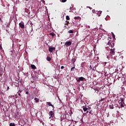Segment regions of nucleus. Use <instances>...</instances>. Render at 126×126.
<instances>
[{
    "label": "nucleus",
    "instance_id": "nucleus-14",
    "mask_svg": "<svg viewBox=\"0 0 126 126\" xmlns=\"http://www.w3.org/2000/svg\"><path fill=\"white\" fill-rule=\"evenodd\" d=\"M47 105H49V106H51L53 108L55 107L53 104H51V102H47Z\"/></svg>",
    "mask_w": 126,
    "mask_h": 126
},
{
    "label": "nucleus",
    "instance_id": "nucleus-22",
    "mask_svg": "<svg viewBox=\"0 0 126 126\" xmlns=\"http://www.w3.org/2000/svg\"><path fill=\"white\" fill-rule=\"evenodd\" d=\"M9 126H15V124L14 123H10Z\"/></svg>",
    "mask_w": 126,
    "mask_h": 126
},
{
    "label": "nucleus",
    "instance_id": "nucleus-9",
    "mask_svg": "<svg viewBox=\"0 0 126 126\" xmlns=\"http://www.w3.org/2000/svg\"><path fill=\"white\" fill-rule=\"evenodd\" d=\"M31 68H32V69H36L37 68L36 66H35V65H34V64H31Z\"/></svg>",
    "mask_w": 126,
    "mask_h": 126
},
{
    "label": "nucleus",
    "instance_id": "nucleus-26",
    "mask_svg": "<svg viewBox=\"0 0 126 126\" xmlns=\"http://www.w3.org/2000/svg\"><path fill=\"white\" fill-rule=\"evenodd\" d=\"M108 45H111V46H112V43H111V42L110 41H108V43H107Z\"/></svg>",
    "mask_w": 126,
    "mask_h": 126
},
{
    "label": "nucleus",
    "instance_id": "nucleus-38",
    "mask_svg": "<svg viewBox=\"0 0 126 126\" xmlns=\"http://www.w3.org/2000/svg\"><path fill=\"white\" fill-rule=\"evenodd\" d=\"M0 21H1V22H2V20H1V18H0Z\"/></svg>",
    "mask_w": 126,
    "mask_h": 126
},
{
    "label": "nucleus",
    "instance_id": "nucleus-6",
    "mask_svg": "<svg viewBox=\"0 0 126 126\" xmlns=\"http://www.w3.org/2000/svg\"><path fill=\"white\" fill-rule=\"evenodd\" d=\"M19 27L21 28L22 29H24L25 28V26H24V24H22L21 23H20L19 24Z\"/></svg>",
    "mask_w": 126,
    "mask_h": 126
},
{
    "label": "nucleus",
    "instance_id": "nucleus-24",
    "mask_svg": "<svg viewBox=\"0 0 126 126\" xmlns=\"http://www.w3.org/2000/svg\"><path fill=\"white\" fill-rule=\"evenodd\" d=\"M92 69L94 70V71H95V70H96V67H94Z\"/></svg>",
    "mask_w": 126,
    "mask_h": 126
},
{
    "label": "nucleus",
    "instance_id": "nucleus-18",
    "mask_svg": "<svg viewBox=\"0 0 126 126\" xmlns=\"http://www.w3.org/2000/svg\"><path fill=\"white\" fill-rule=\"evenodd\" d=\"M74 68H75V66H73V67L71 68V71H74Z\"/></svg>",
    "mask_w": 126,
    "mask_h": 126
},
{
    "label": "nucleus",
    "instance_id": "nucleus-43",
    "mask_svg": "<svg viewBox=\"0 0 126 126\" xmlns=\"http://www.w3.org/2000/svg\"><path fill=\"white\" fill-rule=\"evenodd\" d=\"M88 113H89V112H88V111L86 112V114H88Z\"/></svg>",
    "mask_w": 126,
    "mask_h": 126
},
{
    "label": "nucleus",
    "instance_id": "nucleus-23",
    "mask_svg": "<svg viewBox=\"0 0 126 126\" xmlns=\"http://www.w3.org/2000/svg\"><path fill=\"white\" fill-rule=\"evenodd\" d=\"M68 33H73V31H72V30H69V31H68Z\"/></svg>",
    "mask_w": 126,
    "mask_h": 126
},
{
    "label": "nucleus",
    "instance_id": "nucleus-21",
    "mask_svg": "<svg viewBox=\"0 0 126 126\" xmlns=\"http://www.w3.org/2000/svg\"><path fill=\"white\" fill-rule=\"evenodd\" d=\"M112 37L113 38V39H116L115 35L114 34V33L112 32Z\"/></svg>",
    "mask_w": 126,
    "mask_h": 126
},
{
    "label": "nucleus",
    "instance_id": "nucleus-42",
    "mask_svg": "<svg viewBox=\"0 0 126 126\" xmlns=\"http://www.w3.org/2000/svg\"><path fill=\"white\" fill-rule=\"evenodd\" d=\"M32 83H33L34 81H31Z\"/></svg>",
    "mask_w": 126,
    "mask_h": 126
},
{
    "label": "nucleus",
    "instance_id": "nucleus-47",
    "mask_svg": "<svg viewBox=\"0 0 126 126\" xmlns=\"http://www.w3.org/2000/svg\"><path fill=\"white\" fill-rule=\"evenodd\" d=\"M66 25H67V24H66Z\"/></svg>",
    "mask_w": 126,
    "mask_h": 126
},
{
    "label": "nucleus",
    "instance_id": "nucleus-1",
    "mask_svg": "<svg viewBox=\"0 0 126 126\" xmlns=\"http://www.w3.org/2000/svg\"><path fill=\"white\" fill-rule=\"evenodd\" d=\"M71 44V41H66L64 44V46H65L66 47H69V46H70Z\"/></svg>",
    "mask_w": 126,
    "mask_h": 126
},
{
    "label": "nucleus",
    "instance_id": "nucleus-46",
    "mask_svg": "<svg viewBox=\"0 0 126 126\" xmlns=\"http://www.w3.org/2000/svg\"><path fill=\"white\" fill-rule=\"evenodd\" d=\"M67 23H69V22H67Z\"/></svg>",
    "mask_w": 126,
    "mask_h": 126
},
{
    "label": "nucleus",
    "instance_id": "nucleus-20",
    "mask_svg": "<svg viewBox=\"0 0 126 126\" xmlns=\"http://www.w3.org/2000/svg\"><path fill=\"white\" fill-rule=\"evenodd\" d=\"M50 35L52 37H54V36H55V33L54 32H52L50 33Z\"/></svg>",
    "mask_w": 126,
    "mask_h": 126
},
{
    "label": "nucleus",
    "instance_id": "nucleus-35",
    "mask_svg": "<svg viewBox=\"0 0 126 126\" xmlns=\"http://www.w3.org/2000/svg\"><path fill=\"white\" fill-rule=\"evenodd\" d=\"M0 50H2V47H1V45H0Z\"/></svg>",
    "mask_w": 126,
    "mask_h": 126
},
{
    "label": "nucleus",
    "instance_id": "nucleus-13",
    "mask_svg": "<svg viewBox=\"0 0 126 126\" xmlns=\"http://www.w3.org/2000/svg\"><path fill=\"white\" fill-rule=\"evenodd\" d=\"M74 19L77 20H80L81 18L80 17H79V16H77V17H75Z\"/></svg>",
    "mask_w": 126,
    "mask_h": 126
},
{
    "label": "nucleus",
    "instance_id": "nucleus-5",
    "mask_svg": "<svg viewBox=\"0 0 126 126\" xmlns=\"http://www.w3.org/2000/svg\"><path fill=\"white\" fill-rule=\"evenodd\" d=\"M84 79H85V78H84V77H80L79 78V79H76L77 82H80V81H83V80H84Z\"/></svg>",
    "mask_w": 126,
    "mask_h": 126
},
{
    "label": "nucleus",
    "instance_id": "nucleus-31",
    "mask_svg": "<svg viewBox=\"0 0 126 126\" xmlns=\"http://www.w3.org/2000/svg\"><path fill=\"white\" fill-rule=\"evenodd\" d=\"M63 68H64V66H61V69H63Z\"/></svg>",
    "mask_w": 126,
    "mask_h": 126
},
{
    "label": "nucleus",
    "instance_id": "nucleus-30",
    "mask_svg": "<svg viewBox=\"0 0 126 126\" xmlns=\"http://www.w3.org/2000/svg\"><path fill=\"white\" fill-rule=\"evenodd\" d=\"M123 84L126 85V81H123Z\"/></svg>",
    "mask_w": 126,
    "mask_h": 126
},
{
    "label": "nucleus",
    "instance_id": "nucleus-10",
    "mask_svg": "<svg viewBox=\"0 0 126 126\" xmlns=\"http://www.w3.org/2000/svg\"><path fill=\"white\" fill-rule=\"evenodd\" d=\"M109 107H110V109H114V105H113L112 103H110V105H109Z\"/></svg>",
    "mask_w": 126,
    "mask_h": 126
},
{
    "label": "nucleus",
    "instance_id": "nucleus-19",
    "mask_svg": "<svg viewBox=\"0 0 126 126\" xmlns=\"http://www.w3.org/2000/svg\"><path fill=\"white\" fill-rule=\"evenodd\" d=\"M66 20H69L70 19V18H69V16H66Z\"/></svg>",
    "mask_w": 126,
    "mask_h": 126
},
{
    "label": "nucleus",
    "instance_id": "nucleus-29",
    "mask_svg": "<svg viewBox=\"0 0 126 126\" xmlns=\"http://www.w3.org/2000/svg\"><path fill=\"white\" fill-rule=\"evenodd\" d=\"M114 43H112V44H111V47L113 48V47H114Z\"/></svg>",
    "mask_w": 126,
    "mask_h": 126
},
{
    "label": "nucleus",
    "instance_id": "nucleus-32",
    "mask_svg": "<svg viewBox=\"0 0 126 126\" xmlns=\"http://www.w3.org/2000/svg\"><path fill=\"white\" fill-rule=\"evenodd\" d=\"M92 12L94 13H95V10L94 9H93L92 10Z\"/></svg>",
    "mask_w": 126,
    "mask_h": 126
},
{
    "label": "nucleus",
    "instance_id": "nucleus-28",
    "mask_svg": "<svg viewBox=\"0 0 126 126\" xmlns=\"http://www.w3.org/2000/svg\"><path fill=\"white\" fill-rule=\"evenodd\" d=\"M62 2H65L66 1V0H62Z\"/></svg>",
    "mask_w": 126,
    "mask_h": 126
},
{
    "label": "nucleus",
    "instance_id": "nucleus-40",
    "mask_svg": "<svg viewBox=\"0 0 126 126\" xmlns=\"http://www.w3.org/2000/svg\"><path fill=\"white\" fill-rule=\"evenodd\" d=\"M107 63V62L104 63V66L106 65V64Z\"/></svg>",
    "mask_w": 126,
    "mask_h": 126
},
{
    "label": "nucleus",
    "instance_id": "nucleus-33",
    "mask_svg": "<svg viewBox=\"0 0 126 126\" xmlns=\"http://www.w3.org/2000/svg\"><path fill=\"white\" fill-rule=\"evenodd\" d=\"M95 91H97V93L99 92V91L98 90H97L96 89H94Z\"/></svg>",
    "mask_w": 126,
    "mask_h": 126
},
{
    "label": "nucleus",
    "instance_id": "nucleus-39",
    "mask_svg": "<svg viewBox=\"0 0 126 126\" xmlns=\"http://www.w3.org/2000/svg\"><path fill=\"white\" fill-rule=\"evenodd\" d=\"M9 90V87H7V90Z\"/></svg>",
    "mask_w": 126,
    "mask_h": 126
},
{
    "label": "nucleus",
    "instance_id": "nucleus-7",
    "mask_svg": "<svg viewBox=\"0 0 126 126\" xmlns=\"http://www.w3.org/2000/svg\"><path fill=\"white\" fill-rule=\"evenodd\" d=\"M56 50V48L55 47H49L48 51L49 52H53Z\"/></svg>",
    "mask_w": 126,
    "mask_h": 126
},
{
    "label": "nucleus",
    "instance_id": "nucleus-4",
    "mask_svg": "<svg viewBox=\"0 0 126 126\" xmlns=\"http://www.w3.org/2000/svg\"><path fill=\"white\" fill-rule=\"evenodd\" d=\"M49 114L51 116V117H49V119H51V118H54L55 117V113H54L53 111H50Z\"/></svg>",
    "mask_w": 126,
    "mask_h": 126
},
{
    "label": "nucleus",
    "instance_id": "nucleus-8",
    "mask_svg": "<svg viewBox=\"0 0 126 126\" xmlns=\"http://www.w3.org/2000/svg\"><path fill=\"white\" fill-rule=\"evenodd\" d=\"M120 100L121 102H120L121 104V107H124V105H123V102H124V98L123 97H120Z\"/></svg>",
    "mask_w": 126,
    "mask_h": 126
},
{
    "label": "nucleus",
    "instance_id": "nucleus-16",
    "mask_svg": "<svg viewBox=\"0 0 126 126\" xmlns=\"http://www.w3.org/2000/svg\"><path fill=\"white\" fill-rule=\"evenodd\" d=\"M88 110V108L84 107V108H83L84 112H86V111H87Z\"/></svg>",
    "mask_w": 126,
    "mask_h": 126
},
{
    "label": "nucleus",
    "instance_id": "nucleus-15",
    "mask_svg": "<svg viewBox=\"0 0 126 126\" xmlns=\"http://www.w3.org/2000/svg\"><path fill=\"white\" fill-rule=\"evenodd\" d=\"M34 101H36V103H38V102H39V98L35 97L34 98Z\"/></svg>",
    "mask_w": 126,
    "mask_h": 126
},
{
    "label": "nucleus",
    "instance_id": "nucleus-27",
    "mask_svg": "<svg viewBox=\"0 0 126 126\" xmlns=\"http://www.w3.org/2000/svg\"><path fill=\"white\" fill-rule=\"evenodd\" d=\"M21 92H22V91H21V90H19V91H18V93H20V94H21Z\"/></svg>",
    "mask_w": 126,
    "mask_h": 126
},
{
    "label": "nucleus",
    "instance_id": "nucleus-11",
    "mask_svg": "<svg viewBox=\"0 0 126 126\" xmlns=\"http://www.w3.org/2000/svg\"><path fill=\"white\" fill-rule=\"evenodd\" d=\"M30 25H31V27L32 28L31 32H32V31H33V24L32 23V22H31Z\"/></svg>",
    "mask_w": 126,
    "mask_h": 126
},
{
    "label": "nucleus",
    "instance_id": "nucleus-12",
    "mask_svg": "<svg viewBox=\"0 0 126 126\" xmlns=\"http://www.w3.org/2000/svg\"><path fill=\"white\" fill-rule=\"evenodd\" d=\"M46 60L48 61V62H50V61L52 60V58L50 57H47Z\"/></svg>",
    "mask_w": 126,
    "mask_h": 126
},
{
    "label": "nucleus",
    "instance_id": "nucleus-41",
    "mask_svg": "<svg viewBox=\"0 0 126 126\" xmlns=\"http://www.w3.org/2000/svg\"><path fill=\"white\" fill-rule=\"evenodd\" d=\"M28 93H29V92H26V94H28Z\"/></svg>",
    "mask_w": 126,
    "mask_h": 126
},
{
    "label": "nucleus",
    "instance_id": "nucleus-3",
    "mask_svg": "<svg viewBox=\"0 0 126 126\" xmlns=\"http://www.w3.org/2000/svg\"><path fill=\"white\" fill-rule=\"evenodd\" d=\"M75 62H76V59L75 58H72L71 59V63L73 65V66H75Z\"/></svg>",
    "mask_w": 126,
    "mask_h": 126
},
{
    "label": "nucleus",
    "instance_id": "nucleus-45",
    "mask_svg": "<svg viewBox=\"0 0 126 126\" xmlns=\"http://www.w3.org/2000/svg\"><path fill=\"white\" fill-rule=\"evenodd\" d=\"M89 113V114H91V111H90Z\"/></svg>",
    "mask_w": 126,
    "mask_h": 126
},
{
    "label": "nucleus",
    "instance_id": "nucleus-25",
    "mask_svg": "<svg viewBox=\"0 0 126 126\" xmlns=\"http://www.w3.org/2000/svg\"><path fill=\"white\" fill-rule=\"evenodd\" d=\"M87 8H89L90 9H92V7H90V6H87Z\"/></svg>",
    "mask_w": 126,
    "mask_h": 126
},
{
    "label": "nucleus",
    "instance_id": "nucleus-37",
    "mask_svg": "<svg viewBox=\"0 0 126 126\" xmlns=\"http://www.w3.org/2000/svg\"><path fill=\"white\" fill-rule=\"evenodd\" d=\"M111 39H112V38L109 37L108 39V40H111Z\"/></svg>",
    "mask_w": 126,
    "mask_h": 126
},
{
    "label": "nucleus",
    "instance_id": "nucleus-34",
    "mask_svg": "<svg viewBox=\"0 0 126 126\" xmlns=\"http://www.w3.org/2000/svg\"><path fill=\"white\" fill-rule=\"evenodd\" d=\"M104 98H101V99L100 100L101 102H102V101H104Z\"/></svg>",
    "mask_w": 126,
    "mask_h": 126
},
{
    "label": "nucleus",
    "instance_id": "nucleus-2",
    "mask_svg": "<svg viewBox=\"0 0 126 126\" xmlns=\"http://www.w3.org/2000/svg\"><path fill=\"white\" fill-rule=\"evenodd\" d=\"M115 48L110 50V54L111 55V57H113V55H115Z\"/></svg>",
    "mask_w": 126,
    "mask_h": 126
},
{
    "label": "nucleus",
    "instance_id": "nucleus-44",
    "mask_svg": "<svg viewBox=\"0 0 126 126\" xmlns=\"http://www.w3.org/2000/svg\"><path fill=\"white\" fill-rule=\"evenodd\" d=\"M90 68L92 69V67L91 66V65H90Z\"/></svg>",
    "mask_w": 126,
    "mask_h": 126
},
{
    "label": "nucleus",
    "instance_id": "nucleus-17",
    "mask_svg": "<svg viewBox=\"0 0 126 126\" xmlns=\"http://www.w3.org/2000/svg\"><path fill=\"white\" fill-rule=\"evenodd\" d=\"M100 14H102V11H99L97 12V15H98V16H100L101 15H100Z\"/></svg>",
    "mask_w": 126,
    "mask_h": 126
},
{
    "label": "nucleus",
    "instance_id": "nucleus-36",
    "mask_svg": "<svg viewBox=\"0 0 126 126\" xmlns=\"http://www.w3.org/2000/svg\"><path fill=\"white\" fill-rule=\"evenodd\" d=\"M18 95H19V96H21V94H20V93H18Z\"/></svg>",
    "mask_w": 126,
    "mask_h": 126
}]
</instances>
